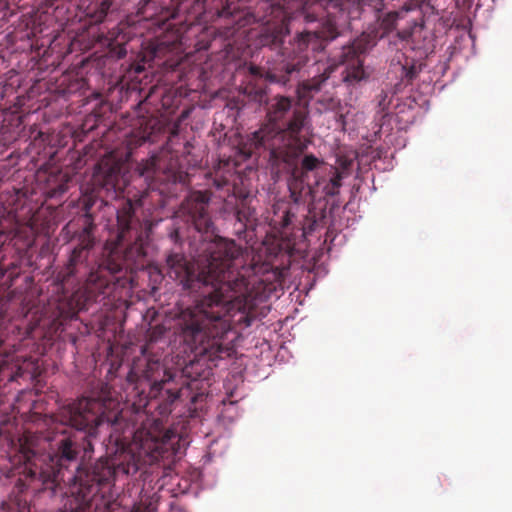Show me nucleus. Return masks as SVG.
Returning <instances> with one entry per match:
<instances>
[{
    "label": "nucleus",
    "instance_id": "obj_28",
    "mask_svg": "<svg viewBox=\"0 0 512 512\" xmlns=\"http://www.w3.org/2000/svg\"><path fill=\"white\" fill-rule=\"evenodd\" d=\"M9 380H11V381L15 380V376L11 375Z\"/></svg>",
    "mask_w": 512,
    "mask_h": 512
},
{
    "label": "nucleus",
    "instance_id": "obj_4",
    "mask_svg": "<svg viewBox=\"0 0 512 512\" xmlns=\"http://www.w3.org/2000/svg\"><path fill=\"white\" fill-rule=\"evenodd\" d=\"M290 31L284 22L265 27L259 37L262 46L276 50L284 59L280 73L267 71L265 79L272 83L285 85L294 72L300 71L309 61V50L321 51L325 44L334 40L338 35L336 25L325 21L319 30L299 33L293 41L285 44V38Z\"/></svg>",
    "mask_w": 512,
    "mask_h": 512
},
{
    "label": "nucleus",
    "instance_id": "obj_9",
    "mask_svg": "<svg viewBox=\"0 0 512 512\" xmlns=\"http://www.w3.org/2000/svg\"><path fill=\"white\" fill-rule=\"evenodd\" d=\"M210 193L207 191H194L182 202L179 212L185 216L200 233H208L212 228V221L208 213Z\"/></svg>",
    "mask_w": 512,
    "mask_h": 512
},
{
    "label": "nucleus",
    "instance_id": "obj_7",
    "mask_svg": "<svg viewBox=\"0 0 512 512\" xmlns=\"http://www.w3.org/2000/svg\"><path fill=\"white\" fill-rule=\"evenodd\" d=\"M255 100H257L260 104L265 103L267 123L264 124L259 130L253 132L248 139L250 146L248 150L249 154H252L254 150L261 148L268 150L265 145H261L256 142L254 139V135L256 133L265 128L271 129L273 132L285 130L293 119L294 111L296 109H301L308 114L307 108L305 106H301L299 101L282 95H276L271 99H268L267 94L263 89L256 91Z\"/></svg>",
    "mask_w": 512,
    "mask_h": 512
},
{
    "label": "nucleus",
    "instance_id": "obj_17",
    "mask_svg": "<svg viewBox=\"0 0 512 512\" xmlns=\"http://www.w3.org/2000/svg\"><path fill=\"white\" fill-rule=\"evenodd\" d=\"M323 218V215L318 217L314 211L309 210L308 215L306 216L303 222L304 235L311 234L312 232H314L316 228L319 226V222L322 221Z\"/></svg>",
    "mask_w": 512,
    "mask_h": 512
},
{
    "label": "nucleus",
    "instance_id": "obj_25",
    "mask_svg": "<svg viewBox=\"0 0 512 512\" xmlns=\"http://www.w3.org/2000/svg\"><path fill=\"white\" fill-rule=\"evenodd\" d=\"M5 364H6V360L5 359H0V373L4 372Z\"/></svg>",
    "mask_w": 512,
    "mask_h": 512
},
{
    "label": "nucleus",
    "instance_id": "obj_3",
    "mask_svg": "<svg viewBox=\"0 0 512 512\" xmlns=\"http://www.w3.org/2000/svg\"><path fill=\"white\" fill-rule=\"evenodd\" d=\"M116 218V239L105 245L96 267L90 266L88 255L72 250L67 263L57 274V279L62 285L84 284L87 291L94 296L111 293V287L116 283L125 286L128 279L120 274L126 271L130 264L141 262L146 256V250L142 227L130 200L122 203L117 210Z\"/></svg>",
    "mask_w": 512,
    "mask_h": 512
},
{
    "label": "nucleus",
    "instance_id": "obj_14",
    "mask_svg": "<svg viewBox=\"0 0 512 512\" xmlns=\"http://www.w3.org/2000/svg\"><path fill=\"white\" fill-rule=\"evenodd\" d=\"M158 157L152 155L151 157L142 160L136 167V171L142 177L150 178L157 170Z\"/></svg>",
    "mask_w": 512,
    "mask_h": 512
},
{
    "label": "nucleus",
    "instance_id": "obj_20",
    "mask_svg": "<svg viewBox=\"0 0 512 512\" xmlns=\"http://www.w3.org/2000/svg\"><path fill=\"white\" fill-rule=\"evenodd\" d=\"M328 78V76H325L324 74L321 75L319 78H313L310 81H307L303 84V88L308 91H319L321 88L322 83Z\"/></svg>",
    "mask_w": 512,
    "mask_h": 512
},
{
    "label": "nucleus",
    "instance_id": "obj_8",
    "mask_svg": "<svg viewBox=\"0 0 512 512\" xmlns=\"http://www.w3.org/2000/svg\"><path fill=\"white\" fill-rule=\"evenodd\" d=\"M374 44V40L370 35L362 34L350 45L342 48L338 57V64L344 66L341 75L345 83L354 85L366 78V73L363 68V59L361 57L374 46Z\"/></svg>",
    "mask_w": 512,
    "mask_h": 512
},
{
    "label": "nucleus",
    "instance_id": "obj_10",
    "mask_svg": "<svg viewBox=\"0 0 512 512\" xmlns=\"http://www.w3.org/2000/svg\"><path fill=\"white\" fill-rule=\"evenodd\" d=\"M287 172V185L290 198L295 204L305 202L307 196H310L312 199L315 198L316 187L320 184L319 180H317L314 185H310L307 182L308 177L301 175L296 168H293V170L287 169Z\"/></svg>",
    "mask_w": 512,
    "mask_h": 512
},
{
    "label": "nucleus",
    "instance_id": "obj_12",
    "mask_svg": "<svg viewBox=\"0 0 512 512\" xmlns=\"http://www.w3.org/2000/svg\"><path fill=\"white\" fill-rule=\"evenodd\" d=\"M44 178L45 186L43 193L47 198H58L62 196L68 189L69 177L62 172L51 174H39L38 179L42 181Z\"/></svg>",
    "mask_w": 512,
    "mask_h": 512
},
{
    "label": "nucleus",
    "instance_id": "obj_21",
    "mask_svg": "<svg viewBox=\"0 0 512 512\" xmlns=\"http://www.w3.org/2000/svg\"><path fill=\"white\" fill-rule=\"evenodd\" d=\"M377 100H378V106L381 109V111L384 112L386 109H388L389 104H390V99L388 97V94L385 91H381L378 94Z\"/></svg>",
    "mask_w": 512,
    "mask_h": 512
},
{
    "label": "nucleus",
    "instance_id": "obj_2",
    "mask_svg": "<svg viewBox=\"0 0 512 512\" xmlns=\"http://www.w3.org/2000/svg\"><path fill=\"white\" fill-rule=\"evenodd\" d=\"M62 417L76 431L64 433L56 440L54 452L45 457L23 448L24 465L19 481L27 487L48 492L50 497L58 492L66 494L63 507L70 511L113 512L112 486L119 476L139 470L140 456L122 448L85 468L79 461L80 451L91 454L100 425L110 421L104 404L98 399L83 397L64 408Z\"/></svg>",
    "mask_w": 512,
    "mask_h": 512
},
{
    "label": "nucleus",
    "instance_id": "obj_23",
    "mask_svg": "<svg viewBox=\"0 0 512 512\" xmlns=\"http://www.w3.org/2000/svg\"><path fill=\"white\" fill-rule=\"evenodd\" d=\"M217 15L218 17H230L232 15V11L228 6L223 7L221 10L217 11Z\"/></svg>",
    "mask_w": 512,
    "mask_h": 512
},
{
    "label": "nucleus",
    "instance_id": "obj_5",
    "mask_svg": "<svg viewBox=\"0 0 512 512\" xmlns=\"http://www.w3.org/2000/svg\"><path fill=\"white\" fill-rule=\"evenodd\" d=\"M307 124V113L301 109L294 111V117L283 131L273 132L265 128L254 135L258 144L265 145L270 151L269 160L273 167L281 164L286 169L296 168L301 175L308 177L309 172L316 171L324 164L323 160L313 154H306L298 165L299 157L307 149L309 141L302 136Z\"/></svg>",
    "mask_w": 512,
    "mask_h": 512
},
{
    "label": "nucleus",
    "instance_id": "obj_1",
    "mask_svg": "<svg viewBox=\"0 0 512 512\" xmlns=\"http://www.w3.org/2000/svg\"><path fill=\"white\" fill-rule=\"evenodd\" d=\"M166 270L184 290L202 296L179 313L177 327L191 351L210 359L228 353L222 339L230 330V311L251 309L261 285L271 280L270 275L276 276L269 263L249 261L241 246L223 238L209 242L196 264L185 254L171 251L166 257Z\"/></svg>",
    "mask_w": 512,
    "mask_h": 512
},
{
    "label": "nucleus",
    "instance_id": "obj_6",
    "mask_svg": "<svg viewBox=\"0 0 512 512\" xmlns=\"http://www.w3.org/2000/svg\"><path fill=\"white\" fill-rule=\"evenodd\" d=\"M127 380L130 383L147 382L151 397L165 390L170 403L180 397L185 384L183 375L177 370L167 368L158 358L145 356L133 361Z\"/></svg>",
    "mask_w": 512,
    "mask_h": 512
},
{
    "label": "nucleus",
    "instance_id": "obj_11",
    "mask_svg": "<svg viewBox=\"0 0 512 512\" xmlns=\"http://www.w3.org/2000/svg\"><path fill=\"white\" fill-rule=\"evenodd\" d=\"M90 207L86 206L84 214V226L78 235V244L74 247V251H79L84 255L90 256V251L95 245L94 230L96 228L92 214L89 212Z\"/></svg>",
    "mask_w": 512,
    "mask_h": 512
},
{
    "label": "nucleus",
    "instance_id": "obj_22",
    "mask_svg": "<svg viewBox=\"0 0 512 512\" xmlns=\"http://www.w3.org/2000/svg\"><path fill=\"white\" fill-rule=\"evenodd\" d=\"M229 183L228 179L223 177V176H220V177H215L214 180H213V184L214 186L217 188V189H222L224 188L225 186H227Z\"/></svg>",
    "mask_w": 512,
    "mask_h": 512
},
{
    "label": "nucleus",
    "instance_id": "obj_26",
    "mask_svg": "<svg viewBox=\"0 0 512 512\" xmlns=\"http://www.w3.org/2000/svg\"><path fill=\"white\" fill-rule=\"evenodd\" d=\"M126 55V50L121 47L119 52H118V57L121 58V57H124Z\"/></svg>",
    "mask_w": 512,
    "mask_h": 512
},
{
    "label": "nucleus",
    "instance_id": "obj_18",
    "mask_svg": "<svg viewBox=\"0 0 512 512\" xmlns=\"http://www.w3.org/2000/svg\"><path fill=\"white\" fill-rule=\"evenodd\" d=\"M119 167L117 165H114V166H111L106 172H105V175H104V182H103V185L104 186H113L115 187L116 186V181L118 179V175H119Z\"/></svg>",
    "mask_w": 512,
    "mask_h": 512
},
{
    "label": "nucleus",
    "instance_id": "obj_19",
    "mask_svg": "<svg viewBox=\"0 0 512 512\" xmlns=\"http://www.w3.org/2000/svg\"><path fill=\"white\" fill-rule=\"evenodd\" d=\"M420 68L416 65H411L407 67L406 65L402 66V74L403 78L406 80L407 83H411L419 74Z\"/></svg>",
    "mask_w": 512,
    "mask_h": 512
},
{
    "label": "nucleus",
    "instance_id": "obj_27",
    "mask_svg": "<svg viewBox=\"0 0 512 512\" xmlns=\"http://www.w3.org/2000/svg\"><path fill=\"white\" fill-rule=\"evenodd\" d=\"M237 217H238L239 220H241V213H240V211L237 212Z\"/></svg>",
    "mask_w": 512,
    "mask_h": 512
},
{
    "label": "nucleus",
    "instance_id": "obj_13",
    "mask_svg": "<svg viewBox=\"0 0 512 512\" xmlns=\"http://www.w3.org/2000/svg\"><path fill=\"white\" fill-rule=\"evenodd\" d=\"M112 2L110 0H103L97 3L94 7H88L86 11V18L91 25L102 23L110 10Z\"/></svg>",
    "mask_w": 512,
    "mask_h": 512
},
{
    "label": "nucleus",
    "instance_id": "obj_15",
    "mask_svg": "<svg viewBox=\"0 0 512 512\" xmlns=\"http://www.w3.org/2000/svg\"><path fill=\"white\" fill-rule=\"evenodd\" d=\"M342 186V174L337 169L334 170V174L331 179L323 187V193L325 196H336L339 194V190Z\"/></svg>",
    "mask_w": 512,
    "mask_h": 512
},
{
    "label": "nucleus",
    "instance_id": "obj_24",
    "mask_svg": "<svg viewBox=\"0 0 512 512\" xmlns=\"http://www.w3.org/2000/svg\"><path fill=\"white\" fill-rule=\"evenodd\" d=\"M293 216L294 214H292L290 211H286L285 215L283 216L282 226L287 227L291 223V217Z\"/></svg>",
    "mask_w": 512,
    "mask_h": 512
},
{
    "label": "nucleus",
    "instance_id": "obj_16",
    "mask_svg": "<svg viewBox=\"0 0 512 512\" xmlns=\"http://www.w3.org/2000/svg\"><path fill=\"white\" fill-rule=\"evenodd\" d=\"M14 236H12V232L5 231L0 229V271H3L5 266L2 262L5 260V253L10 249L11 241Z\"/></svg>",
    "mask_w": 512,
    "mask_h": 512
}]
</instances>
